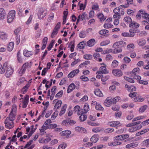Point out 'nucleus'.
Returning <instances> with one entry per match:
<instances>
[{"label": "nucleus", "mask_w": 149, "mask_h": 149, "mask_svg": "<svg viewBox=\"0 0 149 149\" xmlns=\"http://www.w3.org/2000/svg\"><path fill=\"white\" fill-rule=\"evenodd\" d=\"M79 36L80 38H84L86 36V35L84 31H82L80 32Z\"/></svg>", "instance_id": "nucleus-51"}, {"label": "nucleus", "mask_w": 149, "mask_h": 149, "mask_svg": "<svg viewBox=\"0 0 149 149\" xmlns=\"http://www.w3.org/2000/svg\"><path fill=\"white\" fill-rule=\"evenodd\" d=\"M78 17H79L80 21H82L84 19H86L87 18V15L85 12H84L81 15H79Z\"/></svg>", "instance_id": "nucleus-25"}, {"label": "nucleus", "mask_w": 149, "mask_h": 149, "mask_svg": "<svg viewBox=\"0 0 149 149\" xmlns=\"http://www.w3.org/2000/svg\"><path fill=\"white\" fill-rule=\"evenodd\" d=\"M144 100V98H141V97L139 96H138L136 97H135L134 99V101L135 102H142Z\"/></svg>", "instance_id": "nucleus-34"}, {"label": "nucleus", "mask_w": 149, "mask_h": 149, "mask_svg": "<svg viewBox=\"0 0 149 149\" xmlns=\"http://www.w3.org/2000/svg\"><path fill=\"white\" fill-rule=\"evenodd\" d=\"M123 61L125 63H129L130 62L131 59L128 57L126 56L124 58Z\"/></svg>", "instance_id": "nucleus-39"}, {"label": "nucleus", "mask_w": 149, "mask_h": 149, "mask_svg": "<svg viewBox=\"0 0 149 149\" xmlns=\"http://www.w3.org/2000/svg\"><path fill=\"white\" fill-rule=\"evenodd\" d=\"M102 77H101L102 81V82H105L107 81L109 79V75H102Z\"/></svg>", "instance_id": "nucleus-35"}, {"label": "nucleus", "mask_w": 149, "mask_h": 149, "mask_svg": "<svg viewBox=\"0 0 149 149\" xmlns=\"http://www.w3.org/2000/svg\"><path fill=\"white\" fill-rule=\"evenodd\" d=\"M66 146L65 143L61 144L59 146L58 149H64L66 147Z\"/></svg>", "instance_id": "nucleus-61"}, {"label": "nucleus", "mask_w": 149, "mask_h": 149, "mask_svg": "<svg viewBox=\"0 0 149 149\" xmlns=\"http://www.w3.org/2000/svg\"><path fill=\"white\" fill-rule=\"evenodd\" d=\"M102 131L101 129L99 127H97L93 128L92 129V131L94 132H98L100 131Z\"/></svg>", "instance_id": "nucleus-57"}, {"label": "nucleus", "mask_w": 149, "mask_h": 149, "mask_svg": "<svg viewBox=\"0 0 149 149\" xmlns=\"http://www.w3.org/2000/svg\"><path fill=\"white\" fill-rule=\"evenodd\" d=\"M56 90V86H54L51 89V92L52 93V96H54L55 93V91Z\"/></svg>", "instance_id": "nucleus-60"}, {"label": "nucleus", "mask_w": 149, "mask_h": 149, "mask_svg": "<svg viewBox=\"0 0 149 149\" xmlns=\"http://www.w3.org/2000/svg\"><path fill=\"white\" fill-rule=\"evenodd\" d=\"M67 108V105L66 104H64L62 107L61 109L59 114V115L60 116H62L65 112L66 109Z\"/></svg>", "instance_id": "nucleus-24"}, {"label": "nucleus", "mask_w": 149, "mask_h": 149, "mask_svg": "<svg viewBox=\"0 0 149 149\" xmlns=\"http://www.w3.org/2000/svg\"><path fill=\"white\" fill-rule=\"evenodd\" d=\"M134 48V46L133 44L131 43L128 45L127 47V50H130L131 49H133Z\"/></svg>", "instance_id": "nucleus-47"}, {"label": "nucleus", "mask_w": 149, "mask_h": 149, "mask_svg": "<svg viewBox=\"0 0 149 149\" xmlns=\"http://www.w3.org/2000/svg\"><path fill=\"white\" fill-rule=\"evenodd\" d=\"M138 144L136 143H132L128 144L126 146V148H131L137 147Z\"/></svg>", "instance_id": "nucleus-21"}, {"label": "nucleus", "mask_w": 149, "mask_h": 149, "mask_svg": "<svg viewBox=\"0 0 149 149\" xmlns=\"http://www.w3.org/2000/svg\"><path fill=\"white\" fill-rule=\"evenodd\" d=\"M79 72V70L77 69L72 71L68 75V77L69 78L73 77L75 75L78 73Z\"/></svg>", "instance_id": "nucleus-9"}, {"label": "nucleus", "mask_w": 149, "mask_h": 149, "mask_svg": "<svg viewBox=\"0 0 149 149\" xmlns=\"http://www.w3.org/2000/svg\"><path fill=\"white\" fill-rule=\"evenodd\" d=\"M140 14L142 15V17L143 18H144L147 21H143L142 22V24H145V23H149L147 22V21L149 22V15L147 13H143L142 10H140L138 13V14L136 16V18L137 19H139L141 18V15Z\"/></svg>", "instance_id": "nucleus-2"}, {"label": "nucleus", "mask_w": 149, "mask_h": 149, "mask_svg": "<svg viewBox=\"0 0 149 149\" xmlns=\"http://www.w3.org/2000/svg\"><path fill=\"white\" fill-rule=\"evenodd\" d=\"M118 65V62L116 60H114L112 62V66L113 68L116 67Z\"/></svg>", "instance_id": "nucleus-53"}, {"label": "nucleus", "mask_w": 149, "mask_h": 149, "mask_svg": "<svg viewBox=\"0 0 149 149\" xmlns=\"http://www.w3.org/2000/svg\"><path fill=\"white\" fill-rule=\"evenodd\" d=\"M108 30L106 29H103L100 30L99 31V34L100 35H104L105 34L108 33Z\"/></svg>", "instance_id": "nucleus-52"}, {"label": "nucleus", "mask_w": 149, "mask_h": 149, "mask_svg": "<svg viewBox=\"0 0 149 149\" xmlns=\"http://www.w3.org/2000/svg\"><path fill=\"white\" fill-rule=\"evenodd\" d=\"M113 48H114L113 52V54H117L121 52L122 51V49L120 48H119L118 47L116 43H114L113 46Z\"/></svg>", "instance_id": "nucleus-8"}, {"label": "nucleus", "mask_w": 149, "mask_h": 149, "mask_svg": "<svg viewBox=\"0 0 149 149\" xmlns=\"http://www.w3.org/2000/svg\"><path fill=\"white\" fill-rule=\"evenodd\" d=\"M17 57L18 61L19 62L21 63L22 62V60L21 58V56H20V51L18 52L17 54Z\"/></svg>", "instance_id": "nucleus-43"}, {"label": "nucleus", "mask_w": 149, "mask_h": 149, "mask_svg": "<svg viewBox=\"0 0 149 149\" xmlns=\"http://www.w3.org/2000/svg\"><path fill=\"white\" fill-rule=\"evenodd\" d=\"M75 86L73 83L71 84L68 86L67 92L68 93H70L75 88Z\"/></svg>", "instance_id": "nucleus-16"}, {"label": "nucleus", "mask_w": 149, "mask_h": 149, "mask_svg": "<svg viewBox=\"0 0 149 149\" xmlns=\"http://www.w3.org/2000/svg\"><path fill=\"white\" fill-rule=\"evenodd\" d=\"M114 130L113 128H108L105 129L104 132L106 133H109L113 132Z\"/></svg>", "instance_id": "nucleus-41"}, {"label": "nucleus", "mask_w": 149, "mask_h": 149, "mask_svg": "<svg viewBox=\"0 0 149 149\" xmlns=\"http://www.w3.org/2000/svg\"><path fill=\"white\" fill-rule=\"evenodd\" d=\"M124 78L130 82L134 83V81L132 78H130L126 76L124 77Z\"/></svg>", "instance_id": "nucleus-58"}, {"label": "nucleus", "mask_w": 149, "mask_h": 149, "mask_svg": "<svg viewBox=\"0 0 149 149\" xmlns=\"http://www.w3.org/2000/svg\"><path fill=\"white\" fill-rule=\"evenodd\" d=\"M51 139L50 137H48L45 139H42L41 140V142L39 141L40 143H47L50 140H51Z\"/></svg>", "instance_id": "nucleus-49"}, {"label": "nucleus", "mask_w": 149, "mask_h": 149, "mask_svg": "<svg viewBox=\"0 0 149 149\" xmlns=\"http://www.w3.org/2000/svg\"><path fill=\"white\" fill-rule=\"evenodd\" d=\"M147 106L146 105H143L139 109V112L140 113H142L144 112L146 109Z\"/></svg>", "instance_id": "nucleus-33"}, {"label": "nucleus", "mask_w": 149, "mask_h": 149, "mask_svg": "<svg viewBox=\"0 0 149 149\" xmlns=\"http://www.w3.org/2000/svg\"><path fill=\"white\" fill-rule=\"evenodd\" d=\"M7 66L6 63H4L2 67V65L0 63V70L1 69L0 71L1 74H3L5 72Z\"/></svg>", "instance_id": "nucleus-18"}, {"label": "nucleus", "mask_w": 149, "mask_h": 149, "mask_svg": "<svg viewBox=\"0 0 149 149\" xmlns=\"http://www.w3.org/2000/svg\"><path fill=\"white\" fill-rule=\"evenodd\" d=\"M47 13V10L43 8L39 9L38 13V16L39 19H41L44 17Z\"/></svg>", "instance_id": "nucleus-4"}, {"label": "nucleus", "mask_w": 149, "mask_h": 149, "mask_svg": "<svg viewBox=\"0 0 149 149\" xmlns=\"http://www.w3.org/2000/svg\"><path fill=\"white\" fill-rule=\"evenodd\" d=\"M13 109H11L9 116L5 120L4 123L5 126L7 128L10 129L13 127L14 123L13 121L15 118V115L13 113Z\"/></svg>", "instance_id": "nucleus-1"}, {"label": "nucleus", "mask_w": 149, "mask_h": 149, "mask_svg": "<svg viewBox=\"0 0 149 149\" xmlns=\"http://www.w3.org/2000/svg\"><path fill=\"white\" fill-rule=\"evenodd\" d=\"M71 133L70 131L68 130L64 131L61 133V135L63 136H68Z\"/></svg>", "instance_id": "nucleus-31"}, {"label": "nucleus", "mask_w": 149, "mask_h": 149, "mask_svg": "<svg viewBox=\"0 0 149 149\" xmlns=\"http://www.w3.org/2000/svg\"><path fill=\"white\" fill-rule=\"evenodd\" d=\"M14 43L13 42L9 43L7 47V49L9 51H11L13 48Z\"/></svg>", "instance_id": "nucleus-26"}, {"label": "nucleus", "mask_w": 149, "mask_h": 149, "mask_svg": "<svg viewBox=\"0 0 149 149\" xmlns=\"http://www.w3.org/2000/svg\"><path fill=\"white\" fill-rule=\"evenodd\" d=\"M58 32V31L56 30H55L54 29L51 34V37L52 38H54L57 34Z\"/></svg>", "instance_id": "nucleus-55"}, {"label": "nucleus", "mask_w": 149, "mask_h": 149, "mask_svg": "<svg viewBox=\"0 0 149 149\" xmlns=\"http://www.w3.org/2000/svg\"><path fill=\"white\" fill-rule=\"evenodd\" d=\"M98 140V137L97 135L95 134L91 138L90 140L91 142L93 143H96Z\"/></svg>", "instance_id": "nucleus-19"}, {"label": "nucleus", "mask_w": 149, "mask_h": 149, "mask_svg": "<svg viewBox=\"0 0 149 149\" xmlns=\"http://www.w3.org/2000/svg\"><path fill=\"white\" fill-rule=\"evenodd\" d=\"M28 87L29 86H28V85L27 84L22 88L21 91L22 93L24 94L27 91Z\"/></svg>", "instance_id": "nucleus-56"}, {"label": "nucleus", "mask_w": 149, "mask_h": 149, "mask_svg": "<svg viewBox=\"0 0 149 149\" xmlns=\"http://www.w3.org/2000/svg\"><path fill=\"white\" fill-rule=\"evenodd\" d=\"M84 110L85 113H86L89 110V106L88 104L86 103L84 105Z\"/></svg>", "instance_id": "nucleus-32"}, {"label": "nucleus", "mask_w": 149, "mask_h": 149, "mask_svg": "<svg viewBox=\"0 0 149 149\" xmlns=\"http://www.w3.org/2000/svg\"><path fill=\"white\" fill-rule=\"evenodd\" d=\"M84 41H82L80 42L78 45V47L80 49H84V46L83 43H84Z\"/></svg>", "instance_id": "nucleus-63"}, {"label": "nucleus", "mask_w": 149, "mask_h": 149, "mask_svg": "<svg viewBox=\"0 0 149 149\" xmlns=\"http://www.w3.org/2000/svg\"><path fill=\"white\" fill-rule=\"evenodd\" d=\"M113 59V57L110 54H108L107 55L106 57V61H111Z\"/></svg>", "instance_id": "nucleus-64"}, {"label": "nucleus", "mask_w": 149, "mask_h": 149, "mask_svg": "<svg viewBox=\"0 0 149 149\" xmlns=\"http://www.w3.org/2000/svg\"><path fill=\"white\" fill-rule=\"evenodd\" d=\"M6 13L5 10L2 8H0V20H2L4 18Z\"/></svg>", "instance_id": "nucleus-15"}, {"label": "nucleus", "mask_w": 149, "mask_h": 149, "mask_svg": "<svg viewBox=\"0 0 149 149\" xmlns=\"http://www.w3.org/2000/svg\"><path fill=\"white\" fill-rule=\"evenodd\" d=\"M95 94L97 96L99 97H102L103 94L101 91L99 89L96 90L94 91Z\"/></svg>", "instance_id": "nucleus-30"}, {"label": "nucleus", "mask_w": 149, "mask_h": 149, "mask_svg": "<svg viewBox=\"0 0 149 149\" xmlns=\"http://www.w3.org/2000/svg\"><path fill=\"white\" fill-rule=\"evenodd\" d=\"M24 54L25 56L29 57L32 55V53L31 51L25 50L24 52Z\"/></svg>", "instance_id": "nucleus-27"}, {"label": "nucleus", "mask_w": 149, "mask_h": 149, "mask_svg": "<svg viewBox=\"0 0 149 149\" xmlns=\"http://www.w3.org/2000/svg\"><path fill=\"white\" fill-rule=\"evenodd\" d=\"M8 36L7 34L3 32H0V38L3 40H5L7 39Z\"/></svg>", "instance_id": "nucleus-17"}, {"label": "nucleus", "mask_w": 149, "mask_h": 149, "mask_svg": "<svg viewBox=\"0 0 149 149\" xmlns=\"http://www.w3.org/2000/svg\"><path fill=\"white\" fill-rule=\"evenodd\" d=\"M15 15V11L14 10L10 11L7 15V22L8 23H11L13 20Z\"/></svg>", "instance_id": "nucleus-3"}, {"label": "nucleus", "mask_w": 149, "mask_h": 149, "mask_svg": "<svg viewBox=\"0 0 149 149\" xmlns=\"http://www.w3.org/2000/svg\"><path fill=\"white\" fill-rule=\"evenodd\" d=\"M101 70L104 74H107L109 73V71L107 70L105 66H102L100 68Z\"/></svg>", "instance_id": "nucleus-42"}, {"label": "nucleus", "mask_w": 149, "mask_h": 149, "mask_svg": "<svg viewBox=\"0 0 149 149\" xmlns=\"http://www.w3.org/2000/svg\"><path fill=\"white\" fill-rule=\"evenodd\" d=\"M139 24L136 23H133L132 22L131 24H129V26L131 27L132 26V28L135 27L137 28L139 27Z\"/></svg>", "instance_id": "nucleus-48"}, {"label": "nucleus", "mask_w": 149, "mask_h": 149, "mask_svg": "<svg viewBox=\"0 0 149 149\" xmlns=\"http://www.w3.org/2000/svg\"><path fill=\"white\" fill-rule=\"evenodd\" d=\"M120 99V97L119 96L116 97L113 99L111 98L113 104H116V102L117 101H118Z\"/></svg>", "instance_id": "nucleus-44"}, {"label": "nucleus", "mask_w": 149, "mask_h": 149, "mask_svg": "<svg viewBox=\"0 0 149 149\" xmlns=\"http://www.w3.org/2000/svg\"><path fill=\"white\" fill-rule=\"evenodd\" d=\"M104 105L107 107H109L113 104L111 98L107 97L104 102Z\"/></svg>", "instance_id": "nucleus-11"}, {"label": "nucleus", "mask_w": 149, "mask_h": 149, "mask_svg": "<svg viewBox=\"0 0 149 149\" xmlns=\"http://www.w3.org/2000/svg\"><path fill=\"white\" fill-rule=\"evenodd\" d=\"M63 93V91L61 90L59 91L56 95L55 97L57 98H59L60 97H61Z\"/></svg>", "instance_id": "nucleus-59"}, {"label": "nucleus", "mask_w": 149, "mask_h": 149, "mask_svg": "<svg viewBox=\"0 0 149 149\" xmlns=\"http://www.w3.org/2000/svg\"><path fill=\"white\" fill-rule=\"evenodd\" d=\"M112 73L116 77H120L123 74L122 72L120 70L117 69L114 70L112 71Z\"/></svg>", "instance_id": "nucleus-10"}, {"label": "nucleus", "mask_w": 149, "mask_h": 149, "mask_svg": "<svg viewBox=\"0 0 149 149\" xmlns=\"http://www.w3.org/2000/svg\"><path fill=\"white\" fill-rule=\"evenodd\" d=\"M98 17L100 19V21L101 22L103 21L106 19V18L104 17L103 15L102 14H100L98 16Z\"/></svg>", "instance_id": "nucleus-46"}, {"label": "nucleus", "mask_w": 149, "mask_h": 149, "mask_svg": "<svg viewBox=\"0 0 149 149\" xmlns=\"http://www.w3.org/2000/svg\"><path fill=\"white\" fill-rule=\"evenodd\" d=\"M143 146H146L147 147H149V139H146L142 142Z\"/></svg>", "instance_id": "nucleus-38"}, {"label": "nucleus", "mask_w": 149, "mask_h": 149, "mask_svg": "<svg viewBox=\"0 0 149 149\" xmlns=\"http://www.w3.org/2000/svg\"><path fill=\"white\" fill-rule=\"evenodd\" d=\"M76 122L70 119H66L62 122V124L63 125L67 126L69 125L74 124Z\"/></svg>", "instance_id": "nucleus-7"}, {"label": "nucleus", "mask_w": 149, "mask_h": 149, "mask_svg": "<svg viewBox=\"0 0 149 149\" xmlns=\"http://www.w3.org/2000/svg\"><path fill=\"white\" fill-rule=\"evenodd\" d=\"M118 47L119 48H122L126 46V43L125 42L123 41H120L119 42H117L115 43Z\"/></svg>", "instance_id": "nucleus-12"}, {"label": "nucleus", "mask_w": 149, "mask_h": 149, "mask_svg": "<svg viewBox=\"0 0 149 149\" xmlns=\"http://www.w3.org/2000/svg\"><path fill=\"white\" fill-rule=\"evenodd\" d=\"M95 40L94 39H91L87 42V45L90 47H92L95 44Z\"/></svg>", "instance_id": "nucleus-23"}, {"label": "nucleus", "mask_w": 149, "mask_h": 149, "mask_svg": "<svg viewBox=\"0 0 149 149\" xmlns=\"http://www.w3.org/2000/svg\"><path fill=\"white\" fill-rule=\"evenodd\" d=\"M124 20L127 24H131L132 22V20L130 17L127 16L125 17L124 19Z\"/></svg>", "instance_id": "nucleus-28"}, {"label": "nucleus", "mask_w": 149, "mask_h": 149, "mask_svg": "<svg viewBox=\"0 0 149 149\" xmlns=\"http://www.w3.org/2000/svg\"><path fill=\"white\" fill-rule=\"evenodd\" d=\"M96 105L95 106V109L97 110L102 111L104 109V108L102 107L101 105L99 104H97V102L96 103Z\"/></svg>", "instance_id": "nucleus-37"}, {"label": "nucleus", "mask_w": 149, "mask_h": 149, "mask_svg": "<svg viewBox=\"0 0 149 149\" xmlns=\"http://www.w3.org/2000/svg\"><path fill=\"white\" fill-rule=\"evenodd\" d=\"M127 3L125 4V7H129L133 3V0H126Z\"/></svg>", "instance_id": "nucleus-36"}, {"label": "nucleus", "mask_w": 149, "mask_h": 149, "mask_svg": "<svg viewBox=\"0 0 149 149\" xmlns=\"http://www.w3.org/2000/svg\"><path fill=\"white\" fill-rule=\"evenodd\" d=\"M113 27V25L111 24L105 23L104 25V27L105 29H109L112 28Z\"/></svg>", "instance_id": "nucleus-45"}, {"label": "nucleus", "mask_w": 149, "mask_h": 149, "mask_svg": "<svg viewBox=\"0 0 149 149\" xmlns=\"http://www.w3.org/2000/svg\"><path fill=\"white\" fill-rule=\"evenodd\" d=\"M87 118V115L85 114H82L79 117L80 121L81 122H83L85 121Z\"/></svg>", "instance_id": "nucleus-29"}, {"label": "nucleus", "mask_w": 149, "mask_h": 149, "mask_svg": "<svg viewBox=\"0 0 149 149\" xmlns=\"http://www.w3.org/2000/svg\"><path fill=\"white\" fill-rule=\"evenodd\" d=\"M114 139L115 140V141H122V137L121 135H118L116 136L114 138Z\"/></svg>", "instance_id": "nucleus-54"}, {"label": "nucleus", "mask_w": 149, "mask_h": 149, "mask_svg": "<svg viewBox=\"0 0 149 149\" xmlns=\"http://www.w3.org/2000/svg\"><path fill=\"white\" fill-rule=\"evenodd\" d=\"M140 70V69L138 68H135L133 69L132 72L130 73V74H132V77H133L135 75L138 74Z\"/></svg>", "instance_id": "nucleus-13"}, {"label": "nucleus", "mask_w": 149, "mask_h": 149, "mask_svg": "<svg viewBox=\"0 0 149 149\" xmlns=\"http://www.w3.org/2000/svg\"><path fill=\"white\" fill-rule=\"evenodd\" d=\"M61 103L62 102L61 100H58L54 106V108L56 107L57 109H58L61 106Z\"/></svg>", "instance_id": "nucleus-40"}, {"label": "nucleus", "mask_w": 149, "mask_h": 149, "mask_svg": "<svg viewBox=\"0 0 149 149\" xmlns=\"http://www.w3.org/2000/svg\"><path fill=\"white\" fill-rule=\"evenodd\" d=\"M29 63H24L21 69L19 72V74H20V76H21L25 72L26 69L28 68Z\"/></svg>", "instance_id": "nucleus-6"}, {"label": "nucleus", "mask_w": 149, "mask_h": 149, "mask_svg": "<svg viewBox=\"0 0 149 149\" xmlns=\"http://www.w3.org/2000/svg\"><path fill=\"white\" fill-rule=\"evenodd\" d=\"M84 58L87 60H90L92 58V56L90 54H85L84 56Z\"/></svg>", "instance_id": "nucleus-50"}, {"label": "nucleus", "mask_w": 149, "mask_h": 149, "mask_svg": "<svg viewBox=\"0 0 149 149\" xmlns=\"http://www.w3.org/2000/svg\"><path fill=\"white\" fill-rule=\"evenodd\" d=\"M141 127V126H140V127L136 126L135 127H132L129 129L128 131L130 132H133L140 129Z\"/></svg>", "instance_id": "nucleus-22"}, {"label": "nucleus", "mask_w": 149, "mask_h": 149, "mask_svg": "<svg viewBox=\"0 0 149 149\" xmlns=\"http://www.w3.org/2000/svg\"><path fill=\"white\" fill-rule=\"evenodd\" d=\"M75 130L77 132H80L86 133V130L84 128L80 127H75Z\"/></svg>", "instance_id": "nucleus-14"}, {"label": "nucleus", "mask_w": 149, "mask_h": 149, "mask_svg": "<svg viewBox=\"0 0 149 149\" xmlns=\"http://www.w3.org/2000/svg\"><path fill=\"white\" fill-rule=\"evenodd\" d=\"M80 79L82 81H86L89 80V79L87 77H86L84 75H82L80 77Z\"/></svg>", "instance_id": "nucleus-62"}, {"label": "nucleus", "mask_w": 149, "mask_h": 149, "mask_svg": "<svg viewBox=\"0 0 149 149\" xmlns=\"http://www.w3.org/2000/svg\"><path fill=\"white\" fill-rule=\"evenodd\" d=\"M146 40L143 39H141L137 41V43L140 46H143L146 43Z\"/></svg>", "instance_id": "nucleus-20"}, {"label": "nucleus", "mask_w": 149, "mask_h": 149, "mask_svg": "<svg viewBox=\"0 0 149 149\" xmlns=\"http://www.w3.org/2000/svg\"><path fill=\"white\" fill-rule=\"evenodd\" d=\"M6 70L5 74V76L7 78H9L11 76L13 73V70L10 66H8L6 67Z\"/></svg>", "instance_id": "nucleus-5"}]
</instances>
